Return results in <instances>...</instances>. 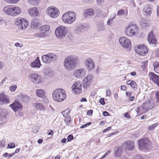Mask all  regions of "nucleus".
<instances>
[{
    "label": "nucleus",
    "instance_id": "nucleus-43",
    "mask_svg": "<svg viewBox=\"0 0 159 159\" xmlns=\"http://www.w3.org/2000/svg\"><path fill=\"white\" fill-rule=\"evenodd\" d=\"M90 83L89 82L86 81H84L83 80V87L84 88H86L87 87L90 85Z\"/></svg>",
    "mask_w": 159,
    "mask_h": 159
},
{
    "label": "nucleus",
    "instance_id": "nucleus-55",
    "mask_svg": "<svg viewBox=\"0 0 159 159\" xmlns=\"http://www.w3.org/2000/svg\"><path fill=\"white\" fill-rule=\"evenodd\" d=\"M5 143L3 140H1L0 141V148L3 147H4Z\"/></svg>",
    "mask_w": 159,
    "mask_h": 159
},
{
    "label": "nucleus",
    "instance_id": "nucleus-28",
    "mask_svg": "<svg viewBox=\"0 0 159 159\" xmlns=\"http://www.w3.org/2000/svg\"><path fill=\"white\" fill-rule=\"evenodd\" d=\"M115 156L116 157L120 156L122 152V149L121 147L116 146L114 148Z\"/></svg>",
    "mask_w": 159,
    "mask_h": 159
},
{
    "label": "nucleus",
    "instance_id": "nucleus-15",
    "mask_svg": "<svg viewBox=\"0 0 159 159\" xmlns=\"http://www.w3.org/2000/svg\"><path fill=\"white\" fill-rule=\"evenodd\" d=\"M84 63L86 69L88 70H92L95 68L94 62L91 58H88L85 59Z\"/></svg>",
    "mask_w": 159,
    "mask_h": 159
},
{
    "label": "nucleus",
    "instance_id": "nucleus-7",
    "mask_svg": "<svg viewBox=\"0 0 159 159\" xmlns=\"http://www.w3.org/2000/svg\"><path fill=\"white\" fill-rule=\"evenodd\" d=\"M138 143L139 148L142 150H149L152 147L151 141L147 137L139 140Z\"/></svg>",
    "mask_w": 159,
    "mask_h": 159
},
{
    "label": "nucleus",
    "instance_id": "nucleus-5",
    "mask_svg": "<svg viewBox=\"0 0 159 159\" xmlns=\"http://www.w3.org/2000/svg\"><path fill=\"white\" fill-rule=\"evenodd\" d=\"M76 14L72 11L66 12L61 17L62 21L66 24H71L76 20Z\"/></svg>",
    "mask_w": 159,
    "mask_h": 159
},
{
    "label": "nucleus",
    "instance_id": "nucleus-12",
    "mask_svg": "<svg viewBox=\"0 0 159 159\" xmlns=\"http://www.w3.org/2000/svg\"><path fill=\"white\" fill-rule=\"evenodd\" d=\"M48 15L52 18L57 17L59 14V10L56 7L51 6L48 8L47 10Z\"/></svg>",
    "mask_w": 159,
    "mask_h": 159
},
{
    "label": "nucleus",
    "instance_id": "nucleus-41",
    "mask_svg": "<svg viewBox=\"0 0 159 159\" xmlns=\"http://www.w3.org/2000/svg\"><path fill=\"white\" fill-rule=\"evenodd\" d=\"M98 29L99 31H104L105 30V26L103 25V23H101V25L98 26Z\"/></svg>",
    "mask_w": 159,
    "mask_h": 159
},
{
    "label": "nucleus",
    "instance_id": "nucleus-37",
    "mask_svg": "<svg viewBox=\"0 0 159 159\" xmlns=\"http://www.w3.org/2000/svg\"><path fill=\"white\" fill-rule=\"evenodd\" d=\"M153 66L155 71L157 73H159V63L157 61L153 62Z\"/></svg>",
    "mask_w": 159,
    "mask_h": 159
},
{
    "label": "nucleus",
    "instance_id": "nucleus-48",
    "mask_svg": "<svg viewBox=\"0 0 159 159\" xmlns=\"http://www.w3.org/2000/svg\"><path fill=\"white\" fill-rule=\"evenodd\" d=\"M73 139V137L72 135L70 134V135H69L68 136L67 139V141L68 142H70V141H71V140H72Z\"/></svg>",
    "mask_w": 159,
    "mask_h": 159
},
{
    "label": "nucleus",
    "instance_id": "nucleus-30",
    "mask_svg": "<svg viewBox=\"0 0 159 159\" xmlns=\"http://www.w3.org/2000/svg\"><path fill=\"white\" fill-rule=\"evenodd\" d=\"M33 105L36 109L37 110L41 111H44L45 110V107L41 103L39 102L35 103H33Z\"/></svg>",
    "mask_w": 159,
    "mask_h": 159
},
{
    "label": "nucleus",
    "instance_id": "nucleus-17",
    "mask_svg": "<svg viewBox=\"0 0 159 159\" xmlns=\"http://www.w3.org/2000/svg\"><path fill=\"white\" fill-rule=\"evenodd\" d=\"M152 11V6L147 4L144 6L143 12L144 16H149L151 14Z\"/></svg>",
    "mask_w": 159,
    "mask_h": 159
},
{
    "label": "nucleus",
    "instance_id": "nucleus-33",
    "mask_svg": "<svg viewBox=\"0 0 159 159\" xmlns=\"http://www.w3.org/2000/svg\"><path fill=\"white\" fill-rule=\"evenodd\" d=\"M94 11L92 9H86L84 12V15L85 17L91 16L94 14Z\"/></svg>",
    "mask_w": 159,
    "mask_h": 159
},
{
    "label": "nucleus",
    "instance_id": "nucleus-20",
    "mask_svg": "<svg viewBox=\"0 0 159 159\" xmlns=\"http://www.w3.org/2000/svg\"><path fill=\"white\" fill-rule=\"evenodd\" d=\"M150 79L154 83L159 86V76L157 75L153 72H150L149 74Z\"/></svg>",
    "mask_w": 159,
    "mask_h": 159
},
{
    "label": "nucleus",
    "instance_id": "nucleus-45",
    "mask_svg": "<svg viewBox=\"0 0 159 159\" xmlns=\"http://www.w3.org/2000/svg\"><path fill=\"white\" fill-rule=\"evenodd\" d=\"M124 12V11L122 9H120L118 11L117 13L118 16H121L122 15Z\"/></svg>",
    "mask_w": 159,
    "mask_h": 159
},
{
    "label": "nucleus",
    "instance_id": "nucleus-56",
    "mask_svg": "<svg viewBox=\"0 0 159 159\" xmlns=\"http://www.w3.org/2000/svg\"><path fill=\"white\" fill-rule=\"evenodd\" d=\"M111 95V91L110 90H106V95L107 96H110Z\"/></svg>",
    "mask_w": 159,
    "mask_h": 159
},
{
    "label": "nucleus",
    "instance_id": "nucleus-58",
    "mask_svg": "<svg viewBox=\"0 0 159 159\" xmlns=\"http://www.w3.org/2000/svg\"><path fill=\"white\" fill-rule=\"evenodd\" d=\"M156 98L157 101L159 102V92H157L156 93Z\"/></svg>",
    "mask_w": 159,
    "mask_h": 159
},
{
    "label": "nucleus",
    "instance_id": "nucleus-22",
    "mask_svg": "<svg viewBox=\"0 0 159 159\" xmlns=\"http://www.w3.org/2000/svg\"><path fill=\"white\" fill-rule=\"evenodd\" d=\"M10 106L14 111L21 109L22 107L21 104L17 102H15L12 104L10 105Z\"/></svg>",
    "mask_w": 159,
    "mask_h": 159
},
{
    "label": "nucleus",
    "instance_id": "nucleus-59",
    "mask_svg": "<svg viewBox=\"0 0 159 159\" xmlns=\"http://www.w3.org/2000/svg\"><path fill=\"white\" fill-rule=\"evenodd\" d=\"M102 115L104 116H109V113L106 111H104L103 112Z\"/></svg>",
    "mask_w": 159,
    "mask_h": 159
},
{
    "label": "nucleus",
    "instance_id": "nucleus-39",
    "mask_svg": "<svg viewBox=\"0 0 159 159\" xmlns=\"http://www.w3.org/2000/svg\"><path fill=\"white\" fill-rule=\"evenodd\" d=\"M84 81H87L88 82H90L93 80L92 76V75L90 74L87 75V76L84 79Z\"/></svg>",
    "mask_w": 159,
    "mask_h": 159
},
{
    "label": "nucleus",
    "instance_id": "nucleus-3",
    "mask_svg": "<svg viewBox=\"0 0 159 159\" xmlns=\"http://www.w3.org/2000/svg\"><path fill=\"white\" fill-rule=\"evenodd\" d=\"M66 95L65 91L61 89H57L54 90L52 93L53 99L56 101L61 102L66 98Z\"/></svg>",
    "mask_w": 159,
    "mask_h": 159
},
{
    "label": "nucleus",
    "instance_id": "nucleus-34",
    "mask_svg": "<svg viewBox=\"0 0 159 159\" xmlns=\"http://www.w3.org/2000/svg\"><path fill=\"white\" fill-rule=\"evenodd\" d=\"M45 75L48 77H51L53 76V71L49 68L46 69L44 70Z\"/></svg>",
    "mask_w": 159,
    "mask_h": 159
},
{
    "label": "nucleus",
    "instance_id": "nucleus-42",
    "mask_svg": "<svg viewBox=\"0 0 159 159\" xmlns=\"http://www.w3.org/2000/svg\"><path fill=\"white\" fill-rule=\"evenodd\" d=\"M5 2L11 4H15L19 0H4Z\"/></svg>",
    "mask_w": 159,
    "mask_h": 159
},
{
    "label": "nucleus",
    "instance_id": "nucleus-26",
    "mask_svg": "<svg viewBox=\"0 0 159 159\" xmlns=\"http://www.w3.org/2000/svg\"><path fill=\"white\" fill-rule=\"evenodd\" d=\"M148 40L149 43L155 44L157 40L154 37L152 31L148 34Z\"/></svg>",
    "mask_w": 159,
    "mask_h": 159
},
{
    "label": "nucleus",
    "instance_id": "nucleus-19",
    "mask_svg": "<svg viewBox=\"0 0 159 159\" xmlns=\"http://www.w3.org/2000/svg\"><path fill=\"white\" fill-rule=\"evenodd\" d=\"M39 75L36 73H33L31 74L30 77L31 81L34 84H40L41 81L39 79Z\"/></svg>",
    "mask_w": 159,
    "mask_h": 159
},
{
    "label": "nucleus",
    "instance_id": "nucleus-14",
    "mask_svg": "<svg viewBox=\"0 0 159 159\" xmlns=\"http://www.w3.org/2000/svg\"><path fill=\"white\" fill-rule=\"evenodd\" d=\"M119 41L122 47L125 48H128L131 46L130 40L126 37H122L120 38Z\"/></svg>",
    "mask_w": 159,
    "mask_h": 159
},
{
    "label": "nucleus",
    "instance_id": "nucleus-25",
    "mask_svg": "<svg viewBox=\"0 0 159 159\" xmlns=\"http://www.w3.org/2000/svg\"><path fill=\"white\" fill-rule=\"evenodd\" d=\"M28 13L32 16L36 17L38 14V11L36 7H34L29 9L28 10Z\"/></svg>",
    "mask_w": 159,
    "mask_h": 159
},
{
    "label": "nucleus",
    "instance_id": "nucleus-13",
    "mask_svg": "<svg viewBox=\"0 0 159 159\" xmlns=\"http://www.w3.org/2000/svg\"><path fill=\"white\" fill-rule=\"evenodd\" d=\"M71 88L74 93L79 94L82 91V84L80 82L77 81L74 83Z\"/></svg>",
    "mask_w": 159,
    "mask_h": 159
},
{
    "label": "nucleus",
    "instance_id": "nucleus-1",
    "mask_svg": "<svg viewBox=\"0 0 159 159\" xmlns=\"http://www.w3.org/2000/svg\"><path fill=\"white\" fill-rule=\"evenodd\" d=\"M79 62L78 57L76 56L70 55L66 57L64 59L63 66L67 70H73L79 64Z\"/></svg>",
    "mask_w": 159,
    "mask_h": 159
},
{
    "label": "nucleus",
    "instance_id": "nucleus-61",
    "mask_svg": "<svg viewBox=\"0 0 159 159\" xmlns=\"http://www.w3.org/2000/svg\"><path fill=\"white\" fill-rule=\"evenodd\" d=\"M104 0H97V2L99 5L102 4L104 2Z\"/></svg>",
    "mask_w": 159,
    "mask_h": 159
},
{
    "label": "nucleus",
    "instance_id": "nucleus-10",
    "mask_svg": "<svg viewBox=\"0 0 159 159\" xmlns=\"http://www.w3.org/2000/svg\"><path fill=\"white\" fill-rule=\"evenodd\" d=\"M15 24L18 26L20 29H25L28 25V21L25 18L19 17L16 18L15 20Z\"/></svg>",
    "mask_w": 159,
    "mask_h": 159
},
{
    "label": "nucleus",
    "instance_id": "nucleus-63",
    "mask_svg": "<svg viewBox=\"0 0 159 159\" xmlns=\"http://www.w3.org/2000/svg\"><path fill=\"white\" fill-rule=\"evenodd\" d=\"M124 116L125 117H126L127 118H130L129 115L128 114V113H125L124 115Z\"/></svg>",
    "mask_w": 159,
    "mask_h": 159
},
{
    "label": "nucleus",
    "instance_id": "nucleus-8",
    "mask_svg": "<svg viewBox=\"0 0 159 159\" xmlns=\"http://www.w3.org/2000/svg\"><path fill=\"white\" fill-rule=\"evenodd\" d=\"M68 31V28L66 27L61 26L56 29L55 33L57 37L59 39H62L65 37Z\"/></svg>",
    "mask_w": 159,
    "mask_h": 159
},
{
    "label": "nucleus",
    "instance_id": "nucleus-44",
    "mask_svg": "<svg viewBox=\"0 0 159 159\" xmlns=\"http://www.w3.org/2000/svg\"><path fill=\"white\" fill-rule=\"evenodd\" d=\"M70 117H67L65 120V122L66 125L69 126L70 124Z\"/></svg>",
    "mask_w": 159,
    "mask_h": 159
},
{
    "label": "nucleus",
    "instance_id": "nucleus-2",
    "mask_svg": "<svg viewBox=\"0 0 159 159\" xmlns=\"http://www.w3.org/2000/svg\"><path fill=\"white\" fill-rule=\"evenodd\" d=\"M154 107V104L152 102L147 100L140 107H138L136 108L135 110L138 114L140 115L152 109Z\"/></svg>",
    "mask_w": 159,
    "mask_h": 159
},
{
    "label": "nucleus",
    "instance_id": "nucleus-21",
    "mask_svg": "<svg viewBox=\"0 0 159 159\" xmlns=\"http://www.w3.org/2000/svg\"><path fill=\"white\" fill-rule=\"evenodd\" d=\"M8 111L5 108L0 109V121H3L7 118Z\"/></svg>",
    "mask_w": 159,
    "mask_h": 159
},
{
    "label": "nucleus",
    "instance_id": "nucleus-18",
    "mask_svg": "<svg viewBox=\"0 0 159 159\" xmlns=\"http://www.w3.org/2000/svg\"><path fill=\"white\" fill-rule=\"evenodd\" d=\"M86 70L85 69L80 68L76 70L74 72V75L77 78H82L85 76Z\"/></svg>",
    "mask_w": 159,
    "mask_h": 159
},
{
    "label": "nucleus",
    "instance_id": "nucleus-46",
    "mask_svg": "<svg viewBox=\"0 0 159 159\" xmlns=\"http://www.w3.org/2000/svg\"><path fill=\"white\" fill-rule=\"evenodd\" d=\"M17 88L16 85H12L10 87V89L11 92L14 91Z\"/></svg>",
    "mask_w": 159,
    "mask_h": 159
},
{
    "label": "nucleus",
    "instance_id": "nucleus-23",
    "mask_svg": "<svg viewBox=\"0 0 159 159\" xmlns=\"http://www.w3.org/2000/svg\"><path fill=\"white\" fill-rule=\"evenodd\" d=\"M9 103V99L8 96L4 94H1L0 95V104H1L3 103L7 104Z\"/></svg>",
    "mask_w": 159,
    "mask_h": 159
},
{
    "label": "nucleus",
    "instance_id": "nucleus-27",
    "mask_svg": "<svg viewBox=\"0 0 159 159\" xmlns=\"http://www.w3.org/2000/svg\"><path fill=\"white\" fill-rule=\"evenodd\" d=\"M41 65V64L39 60V57H37L35 60L33 62H31L30 64V66L32 68H39Z\"/></svg>",
    "mask_w": 159,
    "mask_h": 159
},
{
    "label": "nucleus",
    "instance_id": "nucleus-47",
    "mask_svg": "<svg viewBox=\"0 0 159 159\" xmlns=\"http://www.w3.org/2000/svg\"><path fill=\"white\" fill-rule=\"evenodd\" d=\"M157 124H154L152 125H151L148 128V130L150 131L152 130L156 126Z\"/></svg>",
    "mask_w": 159,
    "mask_h": 159
},
{
    "label": "nucleus",
    "instance_id": "nucleus-54",
    "mask_svg": "<svg viewBox=\"0 0 159 159\" xmlns=\"http://www.w3.org/2000/svg\"><path fill=\"white\" fill-rule=\"evenodd\" d=\"M93 111L92 110H90L87 111V114L89 116H91L92 114Z\"/></svg>",
    "mask_w": 159,
    "mask_h": 159
},
{
    "label": "nucleus",
    "instance_id": "nucleus-32",
    "mask_svg": "<svg viewBox=\"0 0 159 159\" xmlns=\"http://www.w3.org/2000/svg\"><path fill=\"white\" fill-rule=\"evenodd\" d=\"M40 25L39 20L37 19H34L33 20L31 21V27L33 29H35Z\"/></svg>",
    "mask_w": 159,
    "mask_h": 159
},
{
    "label": "nucleus",
    "instance_id": "nucleus-16",
    "mask_svg": "<svg viewBox=\"0 0 159 159\" xmlns=\"http://www.w3.org/2000/svg\"><path fill=\"white\" fill-rule=\"evenodd\" d=\"M136 52L140 55L145 56L148 52V49L146 46L143 44H141L138 46Z\"/></svg>",
    "mask_w": 159,
    "mask_h": 159
},
{
    "label": "nucleus",
    "instance_id": "nucleus-38",
    "mask_svg": "<svg viewBox=\"0 0 159 159\" xmlns=\"http://www.w3.org/2000/svg\"><path fill=\"white\" fill-rule=\"evenodd\" d=\"M20 98L22 101L25 102H27L30 100L29 97L24 94L21 95L20 96Z\"/></svg>",
    "mask_w": 159,
    "mask_h": 159
},
{
    "label": "nucleus",
    "instance_id": "nucleus-53",
    "mask_svg": "<svg viewBox=\"0 0 159 159\" xmlns=\"http://www.w3.org/2000/svg\"><path fill=\"white\" fill-rule=\"evenodd\" d=\"M99 102L100 104L102 105H104L105 103V102L104 100V99L103 98H101L100 99Z\"/></svg>",
    "mask_w": 159,
    "mask_h": 159
},
{
    "label": "nucleus",
    "instance_id": "nucleus-62",
    "mask_svg": "<svg viewBox=\"0 0 159 159\" xmlns=\"http://www.w3.org/2000/svg\"><path fill=\"white\" fill-rule=\"evenodd\" d=\"M121 90L125 91L126 89V86L124 85H121Z\"/></svg>",
    "mask_w": 159,
    "mask_h": 159
},
{
    "label": "nucleus",
    "instance_id": "nucleus-6",
    "mask_svg": "<svg viewBox=\"0 0 159 159\" xmlns=\"http://www.w3.org/2000/svg\"><path fill=\"white\" fill-rule=\"evenodd\" d=\"M50 29L49 25H44L39 28V32L34 34L33 36L36 38H43L47 37L48 35V31Z\"/></svg>",
    "mask_w": 159,
    "mask_h": 159
},
{
    "label": "nucleus",
    "instance_id": "nucleus-49",
    "mask_svg": "<svg viewBox=\"0 0 159 159\" xmlns=\"http://www.w3.org/2000/svg\"><path fill=\"white\" fill-rule=\"evenodd\" d=\"M8 147L10 148H13L15 147V144L14 143H10L8 144Z\"/></svg>",
    "mask_w": 159,
    "mask_h": 159
},
{
    "label": "nucleus",
    "instance_id": "nucleus-29",
    "mask_svg": "<svg viewBox=\"0 0 159 159\" xmlns=\"http://www.w3.org/2000/svg\"><path fill=\"white\" fill-rule=\"evenodd\" d=\"M36 94L39 97L41 98H44L45 97V91L42 89H38L36 90Z\"/></svg>",
    "mask_w": 159,
    "mask_h": 159
},
{
    "label": "nucleus",
    "instance_id": "nucleus-35",
    "mask_svg": "<svg viewBox=\"0 0 159 159\" xmlns=\"http://www.w3.org/2000/svg\"><path fill=\"white\" fill-rule=\"evenodd\" d=\"M126 83L127 84L130 85L131 87L134 90L136 89V84L134 81L131 80H129L126 81Z\"/></svg>",
    "mask_w": 159,
    "mask_h": 159
},
{
    "label": "nucleus",
    "instance_id": "nucleus-52",
    "mask_svg": "<svg viewBox=\"0 0 159 159\" xmlns=\"http://www.w3.org/2000/svg\"><path fill=\"white\" fill-rule=\"evenodd\" d=\"M133 159H142V158L140 156L137 155L134 156Z\"/></svg>",
    "mask_w": 159,
    "mask_h": 159
},
{
    "label": "nucleus",
    "instance_id": "nucleus-36",
    "mask_svg": "<svg viewBox=\"0 0 159 159\" xmlns=\"http://www.w3.org/2000/svg\"><path fill=\"white\" fill-rule=\"evenodd\" d=\"M27 2L31 6H36L39 4L40 0H27Z\"/></svg>",
    "mask_w": 159,
    "mask_h": 159
},
{
    "label": "nucleus",
    "instance_id": "nucleus-60",
    "mask_svg": "<svg viewBox=\"0 0 159 159\" xmlns=\"http://www.w3.org/2000/svg\"><path fill=\"white\" fill-rule=\"evenodd\" d=\"M111 129V127H108L106 129H104L103 131V133H104L106 132V131H108L110 130V129Z\"/></svg>",
    "mask_w": 159,
    "mask_h": 159
},
{
    "label": "nucleus",
    "instance_id": "nucleus-64",
    "mask_svg": "<svg viewBox=\"0 0 159 159\" xmlns=\"http://www.w3.org/2000/svg\"><path fill=\"white\" fill-rule=\"evenodd\" d=\"M48 131H50L48 133V134L49 135H52L53 134V131L52 130H48Z\"/></svg>",
    "mask_w": 159,
    "mask_h": 159
},
{
    "label": "nucleus",
    "instance_id": "nucleus-50",
    "mask_svg": "<svg viewBox=\"0 0 159 159\" xmlns=\"http://www.w3.org/2000/svg\"><path fill=\"white\" fill-rule=\"evenodd\" d=\"M91 124V122H89L84 125L81 126L80 128L81 129L87 127L88 126L90 125Z\"/></svg>",
    "mask_w": 159,
    "mask_h": 159
},
{
    "label": "nucleus",
    "instance_id": "nucleus-24",
    "mask_svg": "<svg viewBox=\"0 0 159 159\" xmlns=\"http://www.w3.org/2000/svg\"><path fill=\"white\" fill-rule=\"evenodd\" d=\"M124 146L127 150H131L134 148V143L132 141H128L125 143Z\"/></svg>",
    "mask_w": 159,
    "mask_h": 159
},
{
    "label": "nucleus",
    "instance_id": "nucleus-51",
    "mask_svg": "<svg viewBox=\"0 0 159 159\" xmlns=\"http://www.w3.org/2000/svg\"><path fill=\"white\" fill-rule=\"evenodd\" d=\"M15 46L16 47H19L20 48H21L23 47V45L20 44L19 43H16L14 44Z\"/></svg>",
    "mask_w": 159,
    "mask_h": 159
},
{
    "label": "nucleus",
    "instance_id": "nucleus-4",
    "mask_svg": "<svg viewBox=\"0 0 159 159\" xmlns=\"http://www.w3.org/2000/svg\"><path fill=\"white\" fill-rule=\"evenodd\" d=\"M3 11L6 14L11 16L18 15L21 11V10L18 7L12 5L5 7L3 9Z\"/></svg>",
    "mask_w": 159,
    "mask_h": 159
},
{
    "label": "nucleus",
    "instance_id": "nucleus-57",
    "mask_svg": "<svg viewBox=\"0 0 159 159\" xmlns=\"http://www.w3.org/2000/svg\"><path fill=\"white\" fill-rule=\"evenodd\" d=\"M125 93L126 95L129 97H130L132 95V93L131 92H126Z\"/></svg>",
    "mask_w": 159,
    "mask_h": 159
},
{
    "label": "nucleus",
    "instance_id": "nucleus-9",
    "mask_svg": "<svg viewBox=\"0 0 159 159\" xmlns=\"http://www.w3.org/2000/svg\"><path fill=\"white\" fill-rule=\"evenodd\" d=\"M138 28L135 25H129L126 27L125 34L128 37H132L138 33Z\"/></svg>",
    "mask_w": 159,
    "mask_h": 159
},
{
    "label": "nucleus",
    "instance_id": "nucleus-31",
    "mask_svg": "<svg viewBox=\"0 0 159 159\" xmlns=\"http://www.w3.org/2000/svg\"><path fill=\"white\" fill-rule=\"evenodd\" d=\"M86 30V26L81 24L77 27L76 31L78 34H80L84 32Z\"/></svg>",
    "mask_w": 159,
    "mask_h": 159
},
{
    "label": "nucleus",
    "instance_id": "nucleus-11",
    "mask_svg": "<svg viewBox=\"0 0 159 159\" xmlns=\"http://www.w3.org/2000/svg\"><path fill=\"white\" fill-rule=\"evenodd\" d=\"M57 58V55L52 53H49L46 55H43L42 57L43 61L44 63L47 64L54 62Z\"/></svg>",
    "mask_w": 159,
    "mask_h": 159
},
{
    "label": "nucleus",
    "instance_id": "nucleus-40",
    "mask_svg": "<svg viewBox=\"0 0 159 159\" xmlns=\"http://www.w3.org/2000/svg\"><path fill=\"white\" fill-rule=\"evenodd\" d=\"M108 12V11H100L99 14L102 17L105 18L107 16Z\"/></svg>",
    "mask_w": 159,
    "mask_h": 159
}]
</instances>
